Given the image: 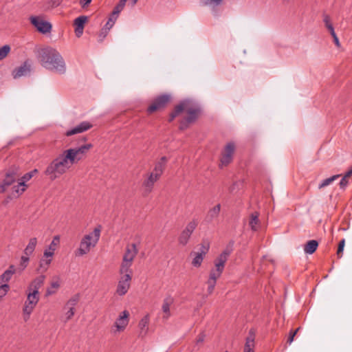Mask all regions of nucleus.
<instances>
[{"label":"nucleus","instance_id":"nucleus-27","mask_svg":"<svg viewBox=\"0 0 352 352\" xmlns=\"http://www.w3.org/2000/svg\"><path fill=\"white\" fill-rule=\"evenodd\" d=\"M259 213L254 212L250 214L249 225L253 231H256L259 227L260 221L258 219Z\"/></svg>","mask_w":352,"mask_h":352},{"label":"nucleus","instance_id":"nucleus-28","mask_svg":"<svg viewBox=\"0 0 352 352\" xmlns=\"http://www.w3.org/2000/svg\"><path fill=\"white\" fill-rule=\"evenodd\" d=\"M318 246V242L316 240H310L304 245L305 254H312L316 252Z\"/></svg>","mask_w":352,"mask_h":352},{"label":"nucleus","instance_id":"nucleus-32","mask_svg":"<svg viewBox=\"0 0 352 352\" xmlns=\"http://www.w3.org/2000/svg\"><path fill=\"white\" fill-rule=\"evenodd\" d=\"M190 236L191 234L189 232L184 230L179 237V243L182 245H186L188 243Z\"/></svg>","mask_w":352,"mask_h":352},{"label":"nucleus","instance_id":"nucleus-19","mask_svg":"<svg viewBox=\"0 0 352 352\" xmlns=\"http://www.w3.org/2000/svg\"><path fill=\"white\" fill-rule=\"evenodd\" d=\"M27 185L23 182H19L16 184H13L12 187V192L8 196V198L12 199L16 198L25 192Z\"/></svg>","mask_w":352,"mask_h":352},{"label":"nucleus","instance_id":"nucleus-23","mask_svg":"<svg viewBox=\"0 0 352 352\" xmlns=\"http://www.w3.org/2000/svg\"><path fill=\"white\" fill-rule=\"evenodd\" d=\"M60 241L59 236L56 235L54 236L52 241L50 244L47 249L44 251V257H53L54 252L56 249L57 245Z\"/></svg>","mask_w":352,"mask_h":352},{"label":"nucleus","instance_id":"nucleus-13","mask_svg":"<svg viewBox=\"0 0 352 352\" xmlns=\"http://www.w3.org/2000/svg\"><path fill=\"white\" fill-rule=\"evenodd\" d=\"M235 151V144L234 142H228L224 147L221 157L220 166L228 165L232 161Z\"/></svg>","mask_w":352,"mask_h":352},{"label":"nucleus","instance_id":"nucleus-38","mask_svg":"<svg viewBox=\"0 0 352 352\" xmlns=\"http://www.w3.org/2000/svg\"><path fill=\"white\" fill-rule=\"evenodd\" d=\"M222 2L223 0H201V3L204 6H210L213 8L221 5Z\"/></svg>","mask_w":352,"mask_h":352},{"label":"nucleus","instance_id":"nucleus-8","mask_svg":"<svg viewBox=\"0 0 352 352\" xmlns=\"http://www.w3.org/2000/svg\"><path fill=\"white\" fill-rule=\"evenodd\" d=\"M186 112L187 113V116L180 121V130L186 129L190 124L195 122L199 117L201 110L199 107L197 105H191L188 102Z\"/></svg>","mask_w":352,"mask_h":352},{"label":"nucleus","instance_id":"nucleus-47","mask_svg":"<svg viewBox=\"0 0 352 352\" xmlns=\"http://www.w3.org/2000/svg\"><path fill=\"white\" fill-rule=\"evenodd\" d=\"M118 15L113 16V13L111 14V16L109 17L108 21L104 26V28H109V30L113 27V25L115 23L116 20L117 19Z\"/></svg>","mask_w":352,"mask_h":352},{"label":"nucleus","instance_id":"nucleus-55","mask_svg":"<svg viewBox=\"0 0 352 352\" xmlns=\"http://www.w3.org/2000/svg\"><path fill=\"white\" fill-rule=\"evenodd\" d=\"M91 0H80V4L81 5L82 8H85L88 4L91 3Z\"/></svg>","mask_w":352,"mask_h":352},{"label":"nucleus","instance_id":"nucleus-20","mask_svg":"<svg viewBox=\"0 0 352 352\" xmlns=\"http://www.w3.org/2000/svg\"><path fill=\"white\" fill-rule=\"evenodd\" d=\"M150 322V316L148 314L144 316L138 323L139 336L144 338L148 331V324Z\"/></svg>","mask_w":352,"mask_h":352},{"label":"nucleus","instance_id":"nucleus-52","mask_svg":"<svg viewBox=\"0 0 352 352\" xmlns=\"http://www.w3.org/2000/svg\"><path fill=\"white\" fill-rule=\"evenodd\" d=\"M348 184H349L348 178H346L344 176L342 178V179L340 180L339 185H340V188L344 189L346 187V186L348 185Z\"/></svg>","mask_w":352,"mask_h":352},{"label":"nucleus","instance_id":"nucleus-6","mask_svg":"<svg viewBox=\"0 0 352 352\" xmlns=\"http://www.w3.org/2000/svg\"><path fill=\"white\" fill-rule=\"evenodd\" d=\"M93 147L92 144H85L78 148H69L63 152L67 156V158L71 162L72 164H77L79 161L85 157L86 154Z\"/></svg>","mask_w":352,"mask_h":352},{"label":"nucleus","instance_id":"nucleus-4","mask_svg":"<svg viewBox=\"0 0 352 352\" xmlns=\"http://www.w3.org/2000/svg\"><path fill=\"white\" fill-rule=\"evenodd\" d=\"M102 226L98 225L92 232L85 234L80 240L79 248L76 250V256H82L88 254L92 248H94L100 237Z\"/></svg>","mask_w":352,"mask_h":352},{"label":"nucleus","instance_id":"nucleus-59","mask_svg":"<svg viewBox=\"0 0 352 352\" xmlns=\"http://www.w3.org/2000/svg\"><path fill=\"white\" fill-rule=\"evenodd\" d=\"M138 0H132V6H135Z\"/></svg>","mask_w":352,"mask_h":352},{"label":"nucleus","instance_id":"nucleus-53","mask_svg":"<svg viewBox=\"0 0 352 352\" xmlns=\"http://www.w3.org/2000/svg\"><path fill=\"white\" fill-rule=\"evenodd\" d=\"M331 35L332 36L333 38V41H334V43L336 44V45L337 47H340V41H339V39L335 32V30L330 32Z\"/></svg>","mask_w":352,"mask_h":352},{"label":"nucleus","instance_id":"nucleus-25","mask_svg":"<svg viewBox=\"0 0 352 352\" xmlns=\"http://www.w3.org/2000/svg\"><path fill=\"white\" fill-rule=\"evenodd\" d=\"M52 261V257H44L43 255L39 261V265L36 270L37 272L41 274L45 272L48 270Z\"/></svg>","mask_w":352,"mask_h":352},{"label":"nucleus","instance_id":"nucleus-42","mask_svg":"<svg viewBox=\"0 0 352 352\" xmlns=\"http://www.w3.org/2000/svg\"><path fill=\"white\" fill-rule=\"evenodd\" d=\"M10 51V47L8 45H5L0 47V60L4 59Z\"/></svg>","mask_w":352,"mask_h":352},{"label":"nucleus","instance_id":"nucleus-43","mask_svg":"<svg viewBox=\"0 0 352 352\" xmlns=\"http://www.w3.org/2000/svg\"><path fill=\"white\" fill-rule=\"evenodd\" d=\"M216 283H217V282L215 280H212L209 278L208 279V280L206 281V284L208 285L207 292H208V294H212V292H214Z\"/></svg>","mask_w":352,"mask_h":352},{"label":"nucleus","instance_id":"nucleus-57","mask_svg":"<svg viewBox=\"0 0 352 352\" xmlns=\"http://www.w3.org/2000/svg\"><path fill=\"white\" fill-rule=\"evenodd\" d=\"M61 1H62V0H52V6L53 7L58 6L60 4Z\"/></svg>","mask_w":352,"mask_h":352},{"label":"nucleus","instance_id":"nucleus-58","mask_svg":"<svg viewBox=\"0 0 352 352\" xmlns=\"http://www.w3.org/2000/svg\"><path fill=\"white\" fill-rule=\"evenodd\" d=\"M352 175V171L351 169H349L344 175V177H346V178H349V177H351Z\"/></svg>","mask_w":352,"mask_h":352},{"label":"nucleus","instance_id":"nucleus-9","mask_svg":"<svg viewBox=\"0 0 352 352\" xmlns=\"http://www.w3.org/2000/svg\"><path fill=\"white\" fill-rule=\"evenodd\" d=\"M119 280L116 288V294L119 296L125 295L131 286L133 271H124L119 269Z\"/></svg>","mask_w":352,"mask_h":352},{"label":"nucleus","instance_id":"nucleus-44","mask_svg":"<svg viewBox=\"0 0 352 352\" xmlns=\"http://www.w3.org/2000/svg\"><path fill=\"white\" fill-rule=\"evenodd\" d=\"M37 169H34L33 170L29 172V173H25L22 177H21V182H23L24 184H25L26 182L29 181L33 176L34 175L37 173Z\"/></svg>","mask_w":352,"mask_h":352},{"label":"nucleus","instance_id":"nucleus-11","mask_svg":"<svg viewBox=\"0 0 352 352\" xmlns=\"http://www.w3.org/2000/svg\"><path fill=\"white\" fill-rule=\"evenodd\" d=\"M171 96L168 94H164L157 96L155 98H154L151 105L148 107V113H152L156 111L164 109L171 101Z\"/></svg>","mask_w":352,"mask_h":352},{"label":"nucleus","instance_id":"nucleus-51","mask_svg":"<svg viewBox=\"0 0 352 352\" xmlns=\"http://www.w3.org/2000/svg\"><path fill=\"white\" fill-rule=\"evenodd\" d=\"M298 330H299V328L296 329L295 331H291L289 332V337L287 340V344H290L293 342L294 337L296 336V334Z\"/></svg>","mask_w":352,"mask_h":352},{"label":"nucleus","instance_id":"nucleus-7","mask_svg":"<svg viewBox=\"0 0 352 352\" xmlns=\"http://www.w3.org/2000/svg\"><path fill=\"white\" fill-rule=\"evenodd\" d=\"M138 253V249L135 243L127 245L119 269L132 271L131 266Z\"/></svg>","mask_w":352,"mask_h":352},{"label":"nucleus","instance_id":"nucleus-37","mask_svg":"<svg viewBox=\"0 0 352 352\" xmlns=\"http://www.w3.org/2000/svg\"><path fill=\"white\" fill-rule=\"evenodd\" d=\"M127 0H120L118 5L114 8L113 11V16L118 15V14L123 10Z\"/></svg>","mask_w":352,"mask_h":352},{"label":"nucleus","instance_id":"nucleus-21","mask_svg":"<svg viewBox=\"0 0 352 352\" xmlns=\"http://www.w3.org/2000/svg\"><path fill=\"white\" fill-rule=\"evenodd\" d=\"M188 104V101H182L179 104L176 105L173 111L170 113L168 122H171L177 116H179L184 111H186Z\"/></svg>","mask_w":352,"mask_h":352},{"label":"nucleus","instance_id":"nucleus-15","mask_svg":"<svg viewBox=\"0 0 352 352\" xmlns=\"http://www.w3.org/2000/svg\"><path fill=\"white\" fill-rule=\"evenodd\" d=\"M129 312L127 310L123 311L116 319L114 326L116 328V332L124 331L129 322Z\"/></svg>","mask_w":352,"mask_h":352},{"label":"nucleus","instance_id":"nucleus-50","mask_svg":"<svg viewBox=\"0 0 352 352\" xmlns=\"http://www.w3.org/2000/svg\"><path fill=\"white\" fill-rule=\"evenodd\" d=\"M29 261H30L29 256H27L25 254V256H21L20 265L21 266L22 270H24L28 266Z\"/></svg>","mask_w":352,"mask_h":352},{"label":"nucleus","instance_id":"nucleus-40","mask_svg":"<svg viewBox=\"0 0 352 352\" xmlns=\"http://www.w3.org/2000/svg\"><path fill=\"white\" fill-rule=\"evenodd\" d=\"M79 300V296L75 295L73 297H72L66 303L65 307H72L75 308L76 305H77L78 302Z\"/></svg>","mask_w":352,"mask_h":352},{"label":"nucleus","instance_id":"nucleus-12","mask_svg":"<svg viewBox=\"0 0 352 352\" xmlns=\"http://www.w3.org/2000/svg\"><path fill=\"white\" fill-rule=\"evenodd\" d=\"M19 177L18 168L16 167H12L9 168L5 174V177L0 185V192H5L9 186H12L16 183Z\"/></svg>","mask_w":352,"mask_h":352},{"label":"nucleus","instance_id":"nucleus-33","mask_svg":"<svg viewBox=\"0 0 352 352\" xmlns=\"http://www.w3.org/2000/svg\"><path fill=\"white\" fill-rule=\"evenodd\" d=\"M60 287L59 282L58 280L53 281L51 283L50 287L46 290V296H51L56 293V289Z\"/></svg>","mask_w":352,"mask_h":352},{"label":"nucleus","instance_id":"nucleus-36","mask_svg":"<svg viewBox=\"0 0 352 352\" xmlns=\"http://www.w3.org/2000/svg\"><path fill=\"white\" fill-rule=\"evenodd\" d=\"M197 225L198 221L195 219H192L186 225L184 230L186 232H189L190 234H192L195 228H197Z\"/></svg>","mask_w":352,"mask_h":352},{"label":"nucleus","instance_id":"nucleus-34","mask_svg":"<svg viewBox=\"0 0 352 352\" xmlns=\"http://www.w3.org/2000/svg\"><path fill=\"white\" fill-rule=\"evenodd\" d=\"M340 175H335L329 178H327V179H324L320 184L318 188L320 189V188H324L325 186L330 185L333 181L336 180L338 177H340Z\"/></svg>","mask_w":352,"mask_h":352},{"label":"nucleus","instance_id":"nucleus-5","mask_svg":"<svg viewBox=\"0 0 352 352\" xmlns=\"http://www.w3.org/2000/svg\"><path fill=\"white\" fill-rule=\"evenodd\" d=\"M231 251L226 249L222 252V253L215 259L214 261V268H212L210 271L208 278L217 282V279L221 276L225 264L228 260Z\"/></svg>","mask_w":352,"mask_h":352},{"label":"nucleus","instance_id":"nucleus-29","mask_svg":"<svg viewBox=\"0 0 352 352\" xmlns=\"http://www.w3.org/2000/svg\"><path fill=\"white\" fill-rule=\"evenodd\" d=\"M37 244V239L36 237L31 238L28 244L24 250V254L27 256L31 255L35 250Z\"/></svg>","mask_w":352,"mask_h":352},{"label":"nucleus","instance_id":"nucleus-49","mask_svg":"<svg viewBox=\"0 0 352 352\" xmlns=\"http://www.w3.org/2000/svg\"><path fill=\"white\" fill-rule=\"evenodd\" d=\"M65 309H67V311L65 313V316H66V320H65V322H67V320H69L74 316V314H75V308L65 307Z\"/></svg>","mask_w":352,"mask_h":352},{"label":"nucleus","instance_id":"nucleus-17","mask_svg":"<svg viewBox=\"0 0 352 352\" xmlns=\"http://www.w3.org/2000/svg\"><path fill=\"white\" fill-rule=\"evenodd\" d=\"M31 69V64L29 60H25L20 67L15 68L12 71V76L14 78H18L23 76L27 75Z\"/></svg>","mask_w":352,"mask_h":352},{"label":"nucleus","instance_id":"nucleus-10","mask_svg":"<svg viewBox=\"0 0 352 352\" xmlns=\"http://www.w3.org/2000/svg\"><path fill=\"white\" fill-rule=\"evenodd\" d=\"M26 293L27 298L23 307V318L25 322L30 319V315L33 312L40 298L39 294H36L35 292L31 293L26 291Z\"/></svg>","mask_w":352,"mask_h":352},{"label":"nucleus","instance_id":"nucleus-31","mask_svg":"<svg viewBox=\"0 0 352 352\" xmlns=\"http://www.w3.org/2000/svg\"><path fill=\"white\" fill-rule=\"evenodd\" d=\"M254 345V337L250 335L247 338L246 343L244 348V352H252Z\"/></svg>","mask_w":352,"mask_h":352},{"label":"nucleus","instance_id":"nucleus-3","mask_svg":"<svg viewBox=\"0 0 352 352\" xmlns=\"http://www.w3.org/2000/svg\"><path fill=\"white\" fill-rule=\"evenodd\" d=\"M168 159L164 156L155 163L152 172L148 173L142 183V188L145 195L152 192L155 183L158 181L164 173Z\"/></svg>","mask_w":352,"mask_h":352},{"label":"nucleus","instance_id":"nucleus-48","mask_svg":"<svg viewBox=\"0 0 352 352\" xmlns=\"http://www.w3.org/2000/svg\"><path fill=\"white\" fill-rule=\"evenodd\" d=\"M109 31V28H106L104 27L100 30V33L98 34V41L99 42H102L104 40V38L107 35Z\"/></svg>","mask_w":352,"mask_h":352},{"label":"nucleus","instance_id":"nucleus-54","mask_svg":"<svg viewBox=\"0 0 352 352\" xmlns=\"http://www.w3.org/2000/svg\"><path fill=\"white\" fill-rule=\"evenodd\" d=\"M84 28L80 27H75V33L77 37H80L83 33Z\"/></svg>","mask_w":352,"mask_h":352},{"label":"nucleus","instance_id":"nucleus-26","mask_svg":"<svg viewBox=\"0 0 352 352\" xmlns=\"http://www.w3.org/2000/svg\"><path fill=\"white\" fill-rule=\"evenodd\" d=\"M221 204H218L214 207L211 208L207 212L206 219L208 221L211 222L214 219L217 218L221 211Z\"/></svg>","mask_w":352,"mask_h":352},{"label":"nucleus","instance_id":"nucleus-61","mask_svg":"<svg viewBox=\"0 0 352 352\" xmlns=\"http://www.w3.org/2000/svg\"><path fill=\"white\" fill-rule=\"evenodd\" d=\"M350 169H351V171H352V166H351V168Z\"/></svg>","mask_w":352,"mask_h":352},{"label":"nucleus","instance_id":"nucleus-60","mask_svg":"<svg viewBox=\"0 0 352 352\" xmlns=\"http://www.w3.org/2000/svg\"><path fill=\"white\" fill-rule=\"evenodd\" d=\"M9 199H8V198L7 197V200H6V201H4V203H5V204H7V203L9 201Z\"/></svg>","mask_w":352,"mask_h":352},{"label":"nucleus","instance_id":"nucleus-14","mask_svg":"<svg viewBox=\"0 0 352 352\" xmlns=\"http://www.w3.org/2000/svg\"><path fill=\"white\" fill-rule=\"evenodd\" d=\"M31 23L36 28V30L43 34L48 33L52 30V25L50 22L44 21L40 16H31L30 18Z\"/></svg>","mask_w":352,"mask_h":352},{"label":"nucleus","instance_id":"nucleus-56","mask_svg":"<svg viewBox=\"0 0 352 352\" xmlns=\"http://www.w3.org/2000/svg\"><path fill=\"white\" fill-rule=\"evenodd\" d=\"M204 337H205V336L204 334H202V333L199 334L197 338V342L202 343L204 340Z\"/></svg>","mask_w":352,"mask_h":352},{"label":"nucleus","instance_id":"nucleus-16","mask_svg":"<svg viewBox=\"0 0 352 352\" xmlns=\"http://www.w3.org/2000/svg\"><path fill=\"white\" fill-rule=\"evenodd\" d=\"M46 276L41 274L33 279L27 288V292L39 294L38 290L43 286Z\"/></svg>","mask_w":352,"mask_h":352},{"label":"nucleus","instance_id":"nucleus-24","mask_svg":"<svg viewBox=\"0 0 352 352\" xmlns=\"http://www.w3.org/2000/svg\"><path fill=\"white\" fill-rule=\"evenodd\" d=\"M15 273V267L11 265L1 276H0V285L3 284H8V282L11 279L13 274Z\"/></svg>","mask_w":352,"mask_h":352},{"label":"nucleus","instance_id":"nucleus-35","mask_svg":"<svg viewBox=\"0 0 352 352\" xmlns=\"http://www.w3.org/2000/svg\"><path fill=\"white\" fill-rule=\"evenodd\" d=\"M88 17L87 16H80L77 17L74 22L75 27H80L84 28L85 24L87 22Z\"/></svg>","mask_w":352,"mask_h":352},{"label":"nucleus","instance_id":"nucleus-46","mask_svg":"<svg viewBox=\"0 0 352 352\" xmlns=\"http://www.w3.org/2000/svg\"><path fill=\"white\" fill-rule=\"evenodd\" d=\"M344 245H345V239H342L338 244V250H337V253H336L338 258H341L342 256V252L344 250Z\"/></svg>","mask_w":352,"mask_h":352},{"label":"nucleus","instance_id":"nucleus-41","mask_svg":"<svg viewBox=\"0 0 352 352\" xmlns=\"http://www.w3.org/2000/svg\"><path fill=\"white\" fill-rule=\"evenodd\" d=\"M323 21L325 24L326 28L328 29L329 32L334 31L333 26L331 22L330 16L327 14H324L323 16Z\"/></svg>","mask_w":352,"mask_h":352},{"label":"nucleus","instance_id":"nucleus-45","mask_svg":"<svg viewBox=\"0 0 352 352\" xmlns=\"http://www.w3.org/2000/svg\"><path fill=\"white\" fill-rule=\"evenodd\" d=\"M209 243L207 242H204L201 244V247L198 252L204 256H206L209 250Z\"/></svg>","mask_w":352,"mask_h":352},{"label":"nucleus","instance_id":"nucleus-22","mask_svg":"<svg viewBox=\"0 0 352 352\" xmlns=\"http://www.w3.org/2000/svg\"><path fill=\"white\" fill-rule=\"evenodd\" d=\"M173 298L170 296L165 298L163 300L162 309L163 311L162 318L164 320H168L170 316V307L173 303Z\"/></svg>","mask_w":352,"mask_h":352},{"label":"nucleus","instance_id":"nucleus-39","mask_svg":"<svg viewBox=\"0 0 352 352\" xmlns=\"http://www.w3.org/2000/svg\"><path fill=\"white\" fill-rule=\"evenodd\" d=\"M79 300V296L75 295L73 297H72L66 303L65 307H72L75 308L76 305H77L78 302Z\"/></svg>","mask_w":352,"mask_h":352},{"label":"nucleus","instance_id":"nucleus-2","mask_svg":"<svg viewBox=\"0 0 352 352\" xmlns=\"http://www.w3.org/2000/svg\"><path fill=\"white\" fill-rule=\"evenodd\" d=\"M72 165L65 153L63 152L48 164L44 173L51 181H54L66 173Z\"/></svg>","mask_w":352,"mask_h":352},{"label":"nucleus","instance_id":"nucleus-1","mask_svg":"<svg viewBox=\"0 0 352 352\" xmlns=\"http://www.w3.org/2000/svg\"><path fill=\"white\" fill-rule=\"evenodd\" d=\"M38 57L41 65L45 68L59 74L65 72V62L55 49L49 47L41 49Z\"/></svg>","mask_w":352,"mask_h":352},{"label":"nucleus","instance_id":"nucleus-30","mask_svg":"<svg viewBox=\"0 0 352 352\" xmlns=\"http://www.w3.org/2000/svg\"><path fill=\"white\" fill-rule=\"evenodd\" d=\"M190 254L195 256L192 261V265L195 267H199L205 256L199 252H192Z\"/></svg>","mask_w":352,"mask_h":352},{"label":"nucleus","instance_id":"nucleus-18","mask_svg":"<svg viewBox=\"0 0 352 352\" xmlns=\"http://www.w3.org/2000/svg\"><path fill=\"white\" fill-rule=\"evenodd\" d=\"M91 127H92V124L90 122H89L87 121H84V122H82L81 123H80L76 126L74 127L73 129L68 130L65 133V135L67 136H71V135H73L76 133H82L84 131L89 130Z\"/></svg>","mask_w":352,"mask_h":352}]
</instances>
